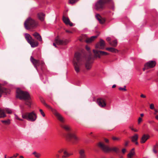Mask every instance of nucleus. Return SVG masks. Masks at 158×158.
Instances as JSON below:
<instances>
[{
    "instance_id": "f257e3e1",
    "label": "nucleus",
    "mask_w": 158,
    "mask_h": 158,
    "mask_svg": "<svg viewBox=\"0 0 158 158\" xmlns=\"http://www.w3.org/2000/svg\"><path fill=\"white\" fill-rule=\"evenodd\" d=\"M95 6L97 9H115L114 2L113 0H98L95 3Z\"/></svg>"
},
{
    "instance_id": "f03ea898",
    "label": "nucleus",
    "mask_w": 158,
    "mask_h": 158,
    "mask_svg": "<svg viewBox=\"0 0 158 158\" xmlns=\"http://www.w3.org/2000/svg\"><path fill=\"white\" fill-rule=\"evenodd\" d=\"M84 58L81 57V54L78 52L76 53L73 60V65L76 73H78L81 71V66L84 63Z\"/></svg>"
},
{
    "instance_id": "7ed1b4c3",
    "label": "nucleus",
    "mask_w": 158,
    "mask_h": 158,
    "mask_svg": "<svg viewBox=\"0 0 158 158\" xmlns=\"http://www.w3.org/2000/svg\"><path fill=\"white\" fill-rule=\"evenodd\" d=\"M16 97L20 100H23L25 101V104L28 106L30 107L31 105V97L30 95L27 91H23L18 89L16 91Z\"/></svg>"
},
{
    "instance_id": "20e7f679",
    "label": "nucleus",
    "mask_w": 158,
    "mask_h": 158,
    "mask_svg": "<svg viewBox=\"0 0 158 158\" xmlns=\"http://www.w3.org/2000/svg\"><path fill=\"white\" fill-rule=\"evenodd\" d=\"M23 119H26L28 121L33 122L37 118V115L34 111L30 112H26L22 114Z\"/></svg>"
},
{
    "instance_id": "39448f33",
    "label": "nucleus",
    "mask_w": 158,
    "mask_h": 158,
    "mask_svg": "<svg viewBox=\"0 0 158 158\" xmlns=\"http://www.w3.org/2000/svg\"><path fill=\"white\" fill-rule=\"evenodd\" d=\"M98 146L104 152H113L118 153L119 152V149L117 147L110 148L101 142H100L98 143Z\"/></svg>"
},
{
    "instance_id": "423d86ee",
    "label": "nucleus",
    "mask_w": 158,
    "mask_h": 158,
    "mask_svg": "<svg viewBox=\"0 0 158 158\" xmlns=\"http://www.w3.org/2000/svg\"><path fill=\"white\" fill-rule=\"evenodd\" d=\"M37 23L31 17L27 18L24 23L25 28L27 30L37 26Z\"/></svg>"
},
{
    "instance_id": "0eeeda50",
    "label": "nucleus",
    "mask_w": 158,
    "mask_h": 158,
    "mask_svg": "<svg viewBox=\"0 0 158 158\" xmlns=\"http://www.w3.org/2000/svg\"><path fill=\"white\" fill-rule=\"evenodd\" d=\"M41 102L47 107L51 108V111L57 118L62 123L64 122V119L62 115L56 111V110L52 108L50 106L47 104L44 101H41Z\"/></svg>"
},
{
    "instance_id": "6e6552de",
    "label": "nucleus",
    "mask_w": 158,
    "mask_h": 158,
    "mask_svg": "<svg viewBox=\"0 0 158 158\" xmlns=\"http://www.w3.org/2000/svg\"><path fill=\"white\" fill-rule=\"evenodd\" d=\"M25 38L27 42L31 45L32 47L35 48L38 45V42L37 41H35L34 39H33L29 34H25Z\"/></svg>"
},
{
    "instance_id": "1a4fd4ad",
    "label": "nucleus",
    "mask_w": 158,
    "mask_h": 158,
    "mask_svg": "<svg viewBox=\"0 0 158 158\" xmlns=\"http://www.w3.org/2000/svg\"><path fill=\"white\" fill-rule=\"evenodd\" d=\"M67 139L70 141L71 139H73L74 140L73 143H74L79 140V138L77 137L75 134L71 133H68L66 135Z\"/></svg>"
},
{
    "instance_id": "9d476101",
    "label": "nucleus",
    "mask_w": 158,
    "mask_h": 158,
    "mask_svg": "<svg viewBox=\"0 0 158 158\" xmlns=\"http://www.w3.org/2000/svg\"><path fill=\"white\" fill-rule=\"evenodd\" d=\"M156 64L155 61H149L144 64V67L143 69L144 71L145 69L153 68L154 67Z\"/></svg>"
},
{
    "instance_id": "9b49d317",
    "label": "nucleus",
    "mask_w": 158,
    "mask_h": 158,
    "mask_svg": "<svg viewBox=\"0 0 158 158\" xmlns=\"http://www.w3.org/2000/svg\"><path fill=\"white\" fill-rule=\"evenodd\" d=\"M55 42L58 45H65L68 43V41L65 39L61 40L57 37L55 39Z\"/></svg>"
},
{
    "instance_id": "f8f14e48",
    "label": "nucleus",
    "mask_w": 158,
    "mask_h": 158,
    "mask_svg": "<svg viewBox=\"0 0 158 158\" xmlns=\"http://www.w3.org/2000/svg\"><path fill=\"white\" fill-rule=\"evenodd\" d=\"M97 102L99 106L104 108L106 106V100L103 98H99L97 99Z\"/></svg>"
},
{
    "instance_id": "ddd939ff",
    "label": "nucleus",
    "mask_w": 158,
    "mask_h": 158,
    "mask_svg": "<svg viewBox=\"0 0 158 158\" xmlns=\"http://www.w3.org/2000/svg\"><path fill=\"white\" fill-rule=\"evenodd\" d=\"M105 46V41L101 39L99 42L96 44L95 48H96L103 49L104 48Z\"/></svg>"
},
{
    "instance_id": "4468645a",
    "label": "nucleus",
    "mask_w": 158,
    "mask_h": 158,
    "mask_svg": "<svg viewBox=\"0 0 158 158\" xmlns=\"http://www.w3.org/2000/svg\"><path fill=\"white\" fill-rule=\"evenodd\" d=\"M93 51L95 56L96 57H98L99 58H100L101 56H105L108 54V53L106 52L101 51H98L97 50H93Z\"/></svg>"
},
{
    "instance_id": "2eb2a0df",
    "label": "nucleus",
    "mask_w": 158,
    "mask_h": 158,
    "mask_svg": "<svg viewBox=\"0 0 158 158\" xmlns=\"http://www.w3.org/2000/svg\"><path fill=\"white\" fill-rule=\"evenodd\" d=\"M30 60L37 69V67L39 66L40 64V60L35 59L32 56L31 57Z\"/></svg>"
},
{
    "instance_id": "dca6fc26",
    "label": "nucleus",
    "mask_w": 158,
    "mask_h": 158,
    "mask_svg": "<svg viewBox=\"0 0 158 158\" xmlns=\"http://www.w3.org/2000/svg\"><path fill=\"white\" fill-rule=\"evenodd\" d=\"M34 37L41 43H43V40L41 35L37 32H35L32 34Z\"/></svg>"
},
{
    "instance_id": "f3484780",
    "label": "nucleus",
    "mask_w": 158,
    "mask_h": 158,
    "mask_svg": "<svg viewBox=\"0 0 158 158\" xmlns=\"http://www.w3.org/2000/svg\"><path fill=\"white\" fill-rule=\"evenodd\" d=\"M79 158H87L84 150L81 149L79 151Z\"/></svg>"
},
{
    "instance_id": "a211bd4d",
    "label": "nucleus",
    "mask_w": 158,
    "mask_h": 158,
    "mask_svg": "<svg viewBox=\"0 0 158 158\" xmlns=\"http://www.w3.org/2000/svg\"><path fill=\"white\" fill-rule=\"evenodd\" d=\"M63 20L64 23L66 25H69L70 26L72 27L73 26V23L70 22V21L68 18L63 16Z\"/></svg>"
},
{
    "instance_id": "6ab92c4d",
    "label": "nucleus",
    "mask_w": 158,
    "mask_h": 158,
    "mask_svg": "<svg viewBox=\"0 0 158 158\" xmlns=\"http://www.w3.org/2000/svg\"><path fill=\"white\" fill-rule=\"evenodd\" d=\"M96 19L99 21L101 24H103L105 21V19L102 18L99 14H96L95 15Z\"/></svg>"
},
{
    "instance_id": "aec40b11",
    "label": "nucleus",
    "mask_w": 158,
    "mask_h": 158,
    "mask_svg": "<svg viewBox=\"0 0 158 158\" xmlns=\"http://www.w3.org/2000/svg\"><path fill=\"white\" fill-rule=\"evenodd\" d=\"M149 135H143L141 139L140 143H144L149 139Z\"/></svg>"
},
{
    "instance_id": "412c9836",
    "label": "nucleus",
    "mask_w": 158,
    "mask_h": 158,
    "mask_svg": "<svg viewBox=\"0 0 158 158\" xmlns=\"http://www.w3.org/2000/svg\"><path fill=\"white\" fill-rule=\"evenodd\" d=\"M138 136L137 134H135L134 136L131 137V141L135 143V144L137 145L138 144L137 140L138 139Z\"/></svg>"
},
{
    "instance_id": "4be33fe9",
    "label": "nucleus",
    "mask_w": 158,
    "mask_h": 158,
    "mask_svg": "<svg viewBox=\"0 0 158 158\" xmlns=\"http://www.w3.org/2000/svg\"><path fill=\"white\" fill-rule=\"evenodd\" d=\"M60 126L66 131H69L71 130V127L69 125L65 124H61L60 125Z\"/></svg>"
},
{
    "instance_id": "5701e85b",
    "label": "nucleus",
    "mask_w": 158,
    "mask_h": 158,
    "mask_svg": "<svg viewBox=\"0 0 158 158\" xmlns=\"http://www.w3.org/2000/svg\"><path fill=\"white\" fill-rule=\"evenodd\" d=\"M98 36V35H97L95 36H92L90 38H87L85 40V42L87 43H90L94 40L97 38Z\"/></svg>"
},
{
    "instance_id": "b1692460",
    "label": "nucleus",
    "mask_w": 158,
    "mask_h": 158,
    "mask_svg": "<svg viewBox=\"0 0 158 158\" xmlns=\"http://www.w3.org/2000/svg\"><path fill=\"white\" fill-rule=\"evenodd\" d=\"M7 93L8 91L6 88L0 86V98L1 97L3 93L7 94Z\"/></svg>"
},
{
    "instance_id": "393cba45",
    "label": "nucleus",
    "mask_w": 158,
    "mask_h": 158,
    "mask_svg": "<svg viewBox=\"0 0 158 158\" xmlns=\"http://www.w3.org/2000/svg\"><path fill=\"white\" fill-rule=\"evenodd\" d=\"M37 16L40 20L43 21L44 19L45 15L43 13H40L38 14Z\"/></svg>"
},
{
    "instance_id": "a878e982",
    "label": "nucleus",
    "mask_w": 158,
    "mask_h": 158,
    "mask_svg": "<svg viewBox=\"0 0 158 158\" xmlns=\"http://www.w3.org/2000/svg\"><path fill=\"white\" fill-rule=\"evenodd\" d=\"M106 49L107 50L113 53H116L118 52L117 49L113 48H107Z\"/></svg>"
},
{
    "instance_id": "bb28decb",
    "label": "nucleus",
    "mask_w": 158,
    "mask_h": 158,
    "mask_svg": "<svg viewBox=\"0 0 158 158\" xmlns=\"http://www.w3.org/2000/svg\"><path fill=\"white\" fill-rule=\"evenodd\" d=\"M64 155L62 156V157L63 158H65L68 157L72 155V154L69 153L66 150L64 151Z\"/></svg>"
},
{
    "instance_id": "cd10ccee",
    "label": "nucleus",
    "mask_w": 158,
    "mask_h": 158,
    "mask_svg": "<svg viewBox=\"0 0 158 158\" xmlns=\"http://www.w3.org/2000/svg\"><path fill=\"white\" fill-rule=\"evenodd\" d=\"M135 154V152L134 151H130L127 155V157L128 158H132Z\"/></svg>"
},
{
    "instance_id": "c85d7f7f",
    "label": "nucleus",
    "mask_w": 158,
    "mask_h": 158,
    "mask_svg": "<svg viewBox=\"0 0 158 158\" xmlns=\"http://www.w3.org/2000/svg\"><path fill=\"white\" fill-rule=\"evenodd\" d=\"M109 44L111 46L115 47L117 45V42L116 40H113L112 42H110Z\"/></svg>"
},
{
    "instance_id": "c756f323",
    "label": "nucleus",
    "mask_w": 158,
    "mask_h": 158,
    "mask_svg": "<svg viewBox=\"0 0 158 158\" xmlns=\"http://www.w3.org/2000/svg\"><path fill=\"white\" fill-rule=\"evenodd\" d=\"M85 67L87 69L89 70L91 68V65L90 63L87 62L85 63Z\"/></svg>"
},
{
    "instance_id": "7c9ffc66",
    "label": "nucleus",
    "mask_w": 158,
    "mask_h": 158,
    "mask_svg": "<svg viewBox=\"0 0 158 158\" xmlns=\"http://www.w3.org/2000/svg\"><path fill=\"white\" fill-rule=\"evenodd\" d=\"M6 115L4 112V111L0 109V118H3L5 117Z\"/></svg>"
},
{
    "instance_id": "2f4dec72",
    "label": "nucleus",
    "mask_w": 158,
    "mask_h": 158,
    "mask_svg": "<svg viewBox=\"0 0 158 158\" xmlns=\"http://www.w3.org/2000/svg\"><path fill=\"white\" fill-rule=\"evenodd\" d=\"M32 154L34 155L35 157L37 158H40L41 156V154L40 153L36 152H33Z\"/></svg>"
},
{
    "instance_id": "473e14b6",
    "label": "nucleus",
    "mask_w": 158,
    "mask_h": 158,
    "mask_svg": "<svg viewBox=\"0 0 158 158\" xmlns=\"http://www.w3.org/2000/svg\"><path fill=\"white\" fill-rule=\"evenodd\" d=\"M1 122L6 125H8L10 123V120L9 119H8L6 120H2Z\"/></svg>"
},
{
    "instance_id": "72a5a7b5",
    "label": "nucleus",
    "mask_w": 158,
    "mask_h": 158,
    "mask_svg": "<svg viewBox=\"0 0 158 158\" xmlns=\"http://www.w3.org/2000/svg\"><path fill=\"white\" fill-rule=\"evenodd\" d=\"M4 111H6L7 113L8 114H11L12 113V110L8 108H5L4 110Z\"/></svg>"
},
{
    "instance_id": "f704fd0d",
    "label": "nucleus",
    "mask_w": 158,
    "mask_h": 158,
    "mask_svg": "<svg viewBox=\"0 0 158 158\" xmlns=\"http://www.w3.org/2000/svg\"><path fill=\"white\" fill-rule=\"evenodd\" d=\"M112 139L113 140H117V141H119L120 139V138L116 137H114V136L112 137Z\"/></svg>"
},
{
    "instance_id": "c9c22d12",
    "label": "nucleus",
    "mask_w": 158,
    "mask_h": 158,
    "mask_svg": "<svg viewBox=\"0 0 158 158\" xmlns=\"http://www.w3.org/2000/svg\"><path fill=\"white\" fill-rule=\"evenodd\" d=\"M15 118L16 119H17L19 121H23V119L19 118L18 117V116L16 114H15Z\"/></svg>"
},
{
    "instance_id": "e433bc0d",
    "label": "nucleus",
    "mask_w": 158,
    "mask_h": 158,
    "mask_svg": "<svg viewBox=\"0 0 158 158\" xmlns=\"http://www.w3.org/2000/svg\"><path fill=\"white\" fill-rule=\"evenodd\" d=\"M77 0H69V3L71 4H73L76 2Z\"/></svg>"
},
{
    "instance_id": "4c0bfd02",
    "label": "nucleus",
    "mask_w": 158,
    "mask_h": 158,
    "mask_svg": "<svg viewBox=\"0 0 158 158\" xmlns=\"http://www.w3.org/2000/svg\"><path fill=\"white\" fill-rule=\"evenodd\" d=\"M125 88H126V86H124V88L119 87V89L120 90L126 91L127 90V89Z\"/></svg>"
},
{
    "instance_id": "58836bf2",
    "label": "nucleus",
    "mask_w": 158,
    "mask_h": 158,
    "mask_svg": "<svg viewBox=\"0 0 158 158\" xmlns=\"http://www.w3.org/2000/svg\"><path fill=\"white\" fill-rule=\"evenodd\" d=\"M39 110L42 116L44 117H45V114L44 112L43 111V110L40 109Z\"/></svg>"
},
{
    "instance_id": "ea45409f",
    "label": "nucleus",
    "mask_w": 158,
    "mask_h": 158,
    "mask_svg": "<svg viewBox=\"0 0 158 158\" xmlns=\"http://www.w3.org/2000/svg\"><path fill=\"white\" fill-rule=\"evenodd\" d=\"M65 149L64 148H61L58 151V152L59 153H61L62 152H64V151L65 150Z\"/></svg>"
},
{
    "instance_id": "a19ab883",
    "label": "nucleus",
    "mask_w": 158,
    "mask_h": 158,
    "mask_svg": "<svg viewBox=\"0 0 158 158\" xmlns=\"http://www.w3.org/2000/svg\"><path fill=\"white\" fill-rule=\"evenodd\" d=\"M150 108L151 109H154V105L153 104H151L150 106Z\"/></svg>"
},
{
    "instance_id": "79ce46f5",
    "label": "nucleus",
    "mask_w": 158,
    "mask_h": 158,
    "mask_svg": "<svg viewBox=\"0 0 158 158\" xmlns=\"http://www.w3.org/2000/svg\"><path fill=\"white\" fill-rule=\"evenodd\" d=\"M130 128L131 129L132 131H134L135 132H137L138 130L137 129H135L133 128V127H130Z\"/></svg>"
},
{
    "instance_id": "37998d69",
    "label": "nucleus",
    "mask_w": 158,
    "mask_h": 158,
    "mask_svg": "<svg viewBox=\"0 0 158 158\" xmlns=\"http://www.w3.org/2000/svg\"><path fill=\"white\" fill-rule=\"evenodd\" d=\"M142 121V119L140 117H139L138 119V123L140 124V122Z\"/></svg>"
},
{
    "instance_id": "c03bdc74",
    "label": "nucleus",
    "mask_w": 158,
    "mask_h": 158,
    "mask_svg": "<svg viewBox=\"0 0 158 158\" xmlns=\"http://www.w3.org/2000/svg\"><path fill=\"white\" fill-rule=\"evenodd\" d=\"M106 40L109 43L110 42L111 38L110 37H108L106 38Z\"/></svg>"
},
{
    "instance_id": "a18cd8bd",
    "label": "nucleus",
    "mask_w": 158,
    "mask_h": 158,
    "mask_svg": "<svg viewBox=\"0 0 158 158\" xmlns=\"http://www.w3.org/2000/svg\"><path fill=\"white\" fill-rule=\"evenodd\" d=\"M19 155L18 153H16V156H15V155H14V156L12 157H9V158H12L13 157H16L17 156Z\"/></svg>"
},
{
    "instance_id": "49530a36",
    "label": "nucleus",
    "mask_w": 158,
    "mask_h": 158,
    "mask_svg": "<svg viewBox=\"0 0 158 158\" xmlns=\"http://www.w3.org/2000/svg\"><path fill=\"white\" fill-rule=\"evenodd\" d=\"M153 152L155 153L156 154L157 152V151L156 150V149H152Z\"/></svg>"
},
{
    "instance_id": "de8ad7c7",
    "label": "nucleus",
    "mask_w": 158,
    "mask_h": 158,
    "mask_svg": "<svg viewBox=\"0 0 158 158\" xmlns=\"http://www.w3.org/2000/svg\"><path fill=\"white\" fill-rule=\"evenodd\" d=\"M85 48H86V49L88 51H89L90 49V48H89V47L87 46H86V47H85Z\"/></svg>"
},
{
    "instance_id": "09e8293b",
    "label": "nucleus",
    "mask_w": 158,
    "mask_h": 158,
    "mask_svg": "<svg viewBox=\"0 0 158 158\" xmlns=\"http://www.w3.org/2000/svg\"><path fill=\"white\" fill-rule=\"evenodd\" d=\"M140 97L141 98H145L146 97V96L145 95H143V94H141L140 95Z\"/></svg>"
},
{
    "instance_id": "8fccbe9b",
    "label": "nucleus",
    "mask_w": 158,
    "mask_h": 158,
    "mask_svg": "<svg viewBox=\"0 0 158 158\" xmlns=\"http://www.w3.org/2000/svg\"><path fill=\"white\" fill-rule=\"evenodd\" d=\"M158 147V145L157 144H156L155 145H154L153 147V149H156L157 147Z\"/></svg>"
},
{
    "instance_id": "3c124183",
    "label": "nucleus",
    "mask_w": 158,
    "mask_h": 158,
    "mask_svg": "<svg viewBox=\"0 0 158 158\" xmlns=\"http://www.w3.org/2000/svg\"><path fill=\"white\" fill-rule=\"evenodd\" d=\"M40 64H41L42 65H43L44 64V63L43 61H40Z\"/></svg>"
},
{
    "instance_id": "603ef678",
    "label": "nucleus",
    "mask_w": 158,
    "mask_h": 158,
    "mask_svg": "<svg viewBox=\"0 0 158 158\" xmlns=\"http://www.w3.org/2000/svg\"><path fill=\"white\" fill-rule=\"evenodd\" d=\"M126 149L124 148L122 149V152L123 153H124L126 152Z\"/></svg>"
},
{
    "instance_id": "864d4df0",
    "label": "nucleus",
    "mask_w": 158,
    "mask_h": 158,
    "mask_svg": "<svg viewBox=\"0 0 158 158\" xmlns=\"http://www.w3.org/2000/svg\"><path fill=\"white\" fill-rule=\"evenodd\" d=\"M104 140L106 142V143L109 142V141L108 139H105Z\"/></svg>"
},
{
    "instance_id": "5fc2aeb1",
    "label": "nucleus",
    "mask_w": 158,
    "mask_h": 158,
    "mask_svg": "<svg viewBox=\"0 0 158 158\" xmlns=\"http://www.w3.org/2000/svg\"><path fill=\"white\" fill-rule=\"evenodd\" d=\"M128 141L126 142L125 144V146H127L128 145Z\"/></svg>"
},
{
    "instance_id": "6e6d98bb",
    "label": "nucleus",
    "mask_w": 158,
    "mask_h": 158,
    "mask_svg": "<svg viewBox=\"0 0 158 158\" xmlns=\"http://www.w3.org/2000/svg\"><path fill=\"white\" fill-rule=\"evenodd\" d=\"M66 32H68V33H72V31H69V30H66Z\"/></svg>"
},
{
    "instance_id": "4d7b16f0",
    "label": "nucleus",
    "mask_w": 158,
    "mask_h": 158,
    "mask_svg": "<svg viewBox=\"0 0 158 158\" xmlns=\"http://www.w3.org/2000/svg\"><path fill=\"white\" fill-rule=\"evenodd\" d=\"M154 110L155 111V114H156L158 112V111L156 109H155Z\"/></svg>"
},
{
    "instance_id": "13d9d810",
    "label": "nucleus",
    "mask_w": 158,
    "mask_h": 158,
    "mask_svg": "<svg viewBox=\"0 0 158 158\" xmlns=\"http://www.w3.org/2000/svg\"><path fill=\"white\" fill-rule=\"evenodd\" d=\"M53 45L55 47H57V46L56 45V43H53Z\"/></svg>"
},
{
    "instance_id": "bf43d9fd",
    "label": "nucleus",
    "mask_w": 158,
    "mask_h": 158,
    "mask_svg": "<svg viewBox=\"0 0 158 158\" xmlns=\"http://www.w3.org/2000/svg\"><path fill=\"white\" fill-rule=\"evenodd\" d=\"M155 118L157 119V120H158V115H157L155 117Z\"/></svg>"
},
{
    "instance_id": "052dcab7",
    "label": "nucleus",
    "mask_w": 158,
    "mask_h": 158,
    "mask_svg": "<svg viewBox=\"0 0 158 158\" xmlns=\"http://www.w3.org/2000/svg\"><path fill=\"white\" fill-rule=\"evenodd\" d=\"M116 87V85H114L112 86V88H114L115 87Z\"/></svg>"
},
{
    "instance_id": "680f3d73",
    "label": "nucleus",
    "mask_w": 158,
    "mask_h": 158,
    "mask_svg": "<svg viewBox=\"0 0 158 158\" xmlns=\"http://www.w3.org/2000/svg\"><path fill=\"white\" fill-rule=\"evenodd\" d=\"M143 115H144V114H140V116H141V117H143Z\"/></svg>"
},
{
    "instance_id": "e2e57ef3",
    "label": "nucleus",
    "mask_w": 158,
    "mask_h": 158,
    "mask_svg": "<svg viewBox=\"0 0 158 158\" xmlns=\"http://www.w3.org/2000/svg\"><path fill=\"white\" fill-rule=\"evenodd\" d=\"M19 157H20V158H24L23 156H20Z\"/></svg>"
},
{
    "instance_id": "0e129e2a",
    "label": "nucleus",
    "mask_w": 158,
    "mask_h": 158,
    "mask_svg": "<svg viewBox=\"0 0 158 158\" xmlns=\"http://www.w3.org/2000/svg\"><path fill=\"white\" fill-rule=\"evenodd\" d=\"M56 157H57V158H59V155H56Z\"/></svg>"
},
{
    "instance_id": "69168bd1",
    "label": "nucleus",
    "mask_w": 158,
    "mask_h": 158,
    "mask_svg": "<svg viewBox=\"0 0 158 158\" xmlns=\"http://www.w3.org/2000/svg\"><path fill=\"white\" fill-rule=\"evenodd\" d=\"M135 150V149L134 148H133L132 149V150L131 151H134Z\"/></svg>"
},
{
    "instance_id": "338daca9",
    "label": "nucleus",
    "mask_w": 158,
    "mask_h": 158,
    "mask_svg": "<svg viewBox=\"0 0 158 158\" xmlns=\"http://www.w3.org/2000/svg\"><path fill=\"white\" fill-rule=\"evenodd\" d=\"M120 158H123V156H120Z\"/></svg>"
},
{
    "instance_id": "774afa93",
    "label": "nucleus",
    "mask_w": 158,
    "mask_h": 158,
    "mask_svg": "<svg viewBox=\"0 0 158 158\" xmlns=\"http://www.w3.org/2000/svg\"><path fill=\"white\" fill-rule=\"evenodd\" d=\"M5 158H6V155H5Z\"/></svg>"
}]
</instances>
